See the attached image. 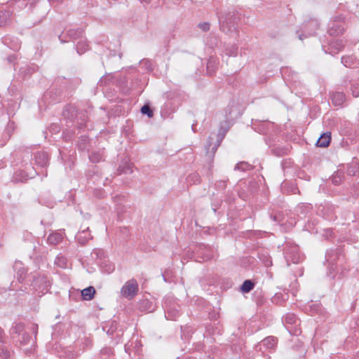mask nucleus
Wrapping results in <instances>:
<instances>
[{"label":"nucleus","mask_w":359,"mask_h":359,"mask_svg":"<svg viewBox=\"0 0 359 359\" xmlns=\"http://www.w3.org/2000/svg\"><path fill=\"white\" fill-rule=\"evenodd\" d=\"M252 168V165H250L248 163L242 161V162L238 163L236 165L234 170H241V171H246V170H250Z\"/></svg>","instance_id":"obj_39"},{"label":"nucleus","mask_w":359,"mask_h":359,"mask_svg":"<svg viewBox=\"0 0 359 359\" xmlns=\"http://www.w3.org/2000/svg\"><path fill=\"white\" fill-rule=\"evenodd\" d=\"M188 181H192L194 183L200 182V176L198 173H192L188 176Z\"/></svg>","instance_id":"obj_48"},{"label":"nucleus","mask_w":359,"mask_h":359,"mask_svg":"<svg viewBox=\"0 0 359 359\" xmlns=\"http://www.w3.org/2000/svg\"><path fill=\"white\" fill-rule=\"evenodd\" d=\"M284 256L289 266L290 263L297 264L303 259L299 246L292 241H286L284 246Z\"/></svg>","instance_id":"obj_3"},{"label":"nucleus","mask_w":359,"mask_h":359,"mask_svg":"<svg viewBox=\"0 0 359 359\" xmlns=\"http://www.w3.org/2000/svg\"><path fill=\"white\" fill-rule=\"evenodd\" d=\"M27 332L25 330V325L22 323H15L11 329V334L15 336L16 337L22 335L23 333Z\"/></svg>","instance_id":"obj_23"},{"label":"nucleus","mask_w":359,"mask_h":359,"mask_svg":"<svg viewBox=\"0 0 359 359\" xmlns=\"http://www.w3.org/2000/svg\"><path fill=\"white\" fill-rule=\"evenodd\" d=\"M55 264L60 268H66L67 265V259L62 255H58L55 258Z\"/></svg>","instance_id":"obj_37"},{"label":"nucleus","mask_w":359,"mask_h":359,"mask_svg":"<svg viewBox=\"0 0 359 359\" xmlns=\"http://www.w3.org/2000/svg\"><path fill=\"white\" fill-rule=\"evenodd\" d=\"M270 218L273 221V222H280L281 220H282V216L279 213H271L270 215Z\"/></svg>","instance_id":"obj_53"},{"label":"nucleus","mask_w":359,"mask_h":359,"mask_svg":"<svg viewBox=\"0 0 359 359\" xmlns=\"http://www.w3.org/2000/svg\"><path fill=\"white\" fill-rule=\"evenodd\" d=\"M9 16V11H0V27H3L7 23Z\"/></svg>","instance_id":"obj_43"},{"label":"nucleus","mask_w":359,"mask_h":359,"mask_svg":"<svg viewBox=\"0 0 359 359\" xmlns=\"http://www.w3.org/2000/svg\"><path fill=\"white\" fill-rule=\"evenodd\" d=\"M310 208V206L309 205H302L299 207V208Z\"/></svg>","instance_id":"obj_63"},{"label":"nucleus","mask_w":359,"mask_h":359,"mask_svg":"<svg viewBox=\"0 0 359 359\" xmlns=\"http://www.w3.org/2000/svg\"><path fill=\"white\" fill-rule=\"evenodd\" d=\"M28 173L25 170L16 171L12 178V180L15 182H22L27 180Z\"/></svg>","instance_id":"obj_28"},{"label":"nucleus","mask_w":359,"mask_h":359,"mask_svg":"<svg viewBox=\"0 0 359 359\" xmlns=\"http://www.w3.org/2000/svg\"><path fill=\"white\" fill-rule=\"evenodd\" d=\"M350 90L353 97H359V81H349Z\"/></svg>","instance_id":"obj_35"},{"label":"nucleus","mask_w":359,"mask_h":359,"mask_svg":"<svg viewBox=\"0 0 359 359\" xmlns=\"http://www.w3.org/2000/svg\"><path fill=\"white\" fill-rule=\"evenodd\" d=\"M336 20H333L329 24L327 32L330 36H337L343 34L344 26L341 21V17H336Z\"/></svg>","instance_id":"obj_11"},{"label":"nucleus","mask_w":359,"mask_h":359,"mask_svg":"<svg viewBox=\"0 0 359 359\" xmlns=\"http://www.w3.org/2000/svg\"><path fill=\"white\" fill-rule=\"evenodd\" d=\"M76 116V127L79 129H82L85 126L88 120V115L86 111H81L76 112L75 108L72 107H67L65 110L63 111V116L65 118L70 119Z\"/></svg>","instance_id":"obj_4"},{"label":"nucleus","mask_w":359,"mask_h":359,"mask_svg":"<svg viewBox=\"0 0 359 359\" xmlns=\"http://www.w3.org/2000/svg\"><path fill=\"white\" fill-rule=\"evenodd\" d=\"M76 49L79 55L84 53L88 49V44L86 40L81 38L80 41L77 42Z\"/></svg>","instance_id":"obj_32"},{"label":"nucleus","mask_w":359,"mask_h":359,"mask_svg":"<svg viewBox=\"0 0 359 359\" xmlns=\"http://www.w3.org/2000/svg\"><path fill=\"white\" fill-rule=\"evenodd\" d=\"M344 178V173L342 170H338L334 172V174L331 177L332 183L338 186Z\"/></svg>","instance_id":"obj_31"},{"label":"nucleus","mask_w":359,"mask_h":359,"mask_svg":"<svg viewBox=\"0 0 359 359\" xmlns=\"http://www.w3.org/2000/svg\"><path fill=\"white\" fill-rule=\"evenodd\" d=\"M106 83H107L106 79H104V78H103V77H102V78L100 79L99 82H98V84H99L100 86H104V85H106Z\"/></svg>","instance_id":"obj_59"},{"label":"nucleus","mask_w":359,"mask_h":359,"mask_svg":"<svg viewBox=\"0 0 359 359\" xmlns=\"http://www.w3.org/2000/svg\"><path fill=\"white\" fill-rule=\"evenodd\" d=\"M255 283L252 280H245L241 286V290L243 293H248L253 290Z\"/></svg>","instance_id":"obj_33"},{"label":"nucleus","mask_w":359,"mask_h":359,"mask_svg":"<svg viewBox=\"0 0 359 359\" xmlns=\"http://www.w3.org/2000/svg\"><path fill=\"white\" fill-rule=\"evenodd\" d=\"M89 159L93 163H100V161H104V151L100 150V151H93L89 155Z\"/></svg>","instance_id":"obj_27"},{"label":"nucleus","mask_w":359,"mask_h":359,"mask_svg":"<svg viewBox=\"0 0 359 359\" xmlns=\"http://www.w3.org/2000/svg\"><path fill=\"white\" fill-rule=\"evenodd\" d=\"M67 355L69 358L74 359V358H77L79 355V353L73 351H68L67 352Z\"/></svg>","instance_id":"obj_56"},{"label":"nucleus","mask_w":359,"mask_h":359,"mask_svg":"<svg viewBox=\"0 0 359 359\" xmlns=\"http://www.w3.org/2000/svg\"><path fill=\"white\" fill-rule=\"evenodd\" d=\"M118 175L124 174H130L133 172V170L131 166L129 164H124L123 165H120L117 170Z\"/></svg>","instance_id":"obj_42"},{"label":"nucleus","mask_w":359,"mask_h":359,"mask_svg":"<svg viewBox=\"0 0 359 359\" xmlns=\"http://www.w3.org/2000/svg\"><path fill=\"white\" fill-rule=\"evenodd\" d=\"M62 94V89H55L54 86H52L51 88L46 91L43 95V97L45 100H51L50 102H59L61 100Z\"/></svg>","instance_id":"obj_13"},{"label":"nucleus","mask_w":359,"mask_h":359,"mask_svg":"<svg viewBox=\"0 0 359 359\" xmlns=\"http://www.w3.org/2000/svg\"><path fill=\"white\" fill-rule=\"evenodd\" d=\"M272 152L275 155L280 156L286 154V149H285L278 148V147H275V148L272 149Z\"/></svg>","instance_id":"obj_49"},{"label":"nucleus","mask_w":359,"mask_h":359,"mask_svg":"<svg viewBox=\"0 0 359 359\" xmlns=\"http://www.w3.org/2000/svg\"><path fill=\"white\" fill-rule=\"evenodd\" d=\"M36 0H19L18 1H17V6L19 7V8H21V7H27V6H29V8L30 9H32L34 5L36 4Z\"/></svg>","instance_id":"obj_36"},{"label":"nucleus","mask_w":359,"mask_h":359,"mask_svg":"<svg viewBox=\"0 0 359 359\" xmlns=\"http://www.w3.org/2000/svg\"><path fill=\"white\" fill-rule=\"evenodd\" d=\"M88 227L86 230H83L81 231L78 232L76 235V239L81 245H85L88 240L92 238L90 233L88 232Z\"/></svg>","instance_id":"obj_26"},{"label":"nucleus","mask_w":359,"mask_h":359,"mask_svg":"<svg viewBox=\"0 0 359 359\" xmlns=\"http://www.w3.org/2000/svg\"><path fill=\"white\" fill-rule=\"evenodd\" d=\"M277 341L276 337L272 336L267 337L259 343V349H262V346L265 347L266 349H273L277 344Z\"/></svg>","instance_id":"obj_19"},{"label":"nucleus","mask_w":359,"mask_h":359,"mask_svg":"<svg viewBox=\"0 0 359 359\" xmlns=\"http://www.w3.org/2000/svg\"><path fill=\"white\" fill-rule=\"evenodd\" d=\"M344 47V44L343 41L339 39H332L327 46H323V48L325 52L331 55L338 53L339 51L343 50Z\"/></svg>","instance_id":"obj_10"},{"label":"nucleus","mask_w":359,"mask_h":359,"mask_svg":"<svg viewBox=\"0 0 359 359\" xmlns=\"http://www.w3.org/2000/svg\"><path fill=\"white\" fill-rule=\"evenodd\" d=\"M265 142H266V144H268L269 147L272 146V142L269 139H266Z\"/></svg>","instance_id":"obj_61"},{"label":"nucleus","mask_w":359,"mask_h":359,"mask_svg":"<svg viewBox=\"0 0 359 359\" xmlns=\"http://www.w3.org/2000/svg\"><path fill=\"white\" fill-rule=\"evenodd\" d=\"M48 154L43 151H37L34 154L35 164L39 167H45L48 163Z\"/></svg>","instance_id":"obj_15"},{"label":"nucleus","mask_w":359,"mask_h":359,"mask_svg":"<svg viewBox=\"0 0 359 359\" xmlns=\"http://www.w3.org/2000/svg\"><path fill=\"white\" fill-rule=\"evenodd\" d=\"M341 63L348 68L359 67V57L354 55L343 56L341 59Z\"/></svg>","instance_id":"obj_14"},{"label":"nucleus","mask_w":359,"mask_h":359,"mask_svg":"<svg viewBox=\"0 0 359 359\" xmlns=\"http://www.w3.org/2000/svg\"><path fill=\"white\" fill-rule=\"evenodd\" d=\"M345 257L343 249L337 247L334 249H330L325 255V261L329 265L328 276L334 278L335 273L343 266Z\"/></svg>","instance_id":"obj_2"},{"label":"nucleus","mask_w":359,"mask_h":359,"mask_svg":"<svg viewBox=\"0 0 359 359\" xmlns=\"http://www.w3.org/2000/svg\"><path fill=\"white\" fill-rule=\"evenodd\" d=\"M88 142V138L86 135H81L79 137L78 142V148L81 151L86 150L87 149V144Z\"/></svg>","instance_id":"obj_38"},{"label":"nucleus","mask_w":359,"mask_h":359,"mask_svg":"<svg viewBox=\"0 0 359 359\" xmlns=\"http://www.w3.org/2000/svg\"><path fill=\"white\" fill-rule=\"evenodd\" d=\"M11 352L6 348L0 347V359H9Z\"/></svg>","instance_id":"obj_46"},{"label":"nucleus","mask_w":359,"mask_h":359,"mask_svg":"<svg viewBox=\"0 0 359 359\" xmlns=\"http://www.w3.org/2000/svg\"><path fill=\"white\" fill-rule=\"evenodd\" d=\"M14 130V123L13 122H8L4 133L1 135V138H0V145L4 146L6 141H8L13 132Z\"/></svg>","instance_id":"obj_18"},{"label":"nucleus","mask_w":359,"mask_h":359,"mask_svg":"<svg viewBox=\"0 0 359 359\" xmlns=\"http://www.w3.org/2000/svg\"><path fill=\"white\" fill-rule=\"evenodd\" d=\"M198 27L199 29H201L203 32H208L210 29V25L209 22H200L198 25Z\"/></svg>","instance_id":"obj_52"},{"label":"nucleus","mask_w":359,"mask_h":359,"mask_svg":"<svg viewBox=\"0 0 359 359\" xmlns=\"http://www.w3.org/2000/svg\"><path fill=\"white\" fill-rule=\"evenodd\" d=\"M219 22L220 25V29L224 32H228L231 31V28H235V25L241 19V13L234 6L229 7L226 10H224L219 13H217Z\"/></svg>","instance_id":"obj_1"},{"label":"nucleus","mask_w":359,"mask_h":359,"mask_svg":"<svg viewBox=\"0 0 359 359\" xmlns=\"http://www.w3.org/2000/svg\"><path fill=\"white\" fill-rule=\"evenodd\" d=\"M319 27L318 22L316 20H311L304 27V32H306L307 29H310V31L306 34L302 33L299 35V39L303 40L304 39L312 36L314 34L316 29Z\"/></svg>","instance_id":"obj_12"},{"label":"nucleus","mask_w":359,"mask_h":359,"mask_svg":"<svg viewBox=\"0 0 359 359\" xmlns=\"http://www.w3.org/2000/svg\"><path fill=\"white\" fill-rule=\"evenodd\" d=\"M229 129V126L228 122L224 121L223 123H221L219 128V131H220L222 133L224 132V133L226 134Z\"/></svg>","instance_id":"obj_51"},{"label":"nucleus","mask_w":359,"mask_h":359,"mask_svg":"<svg viewBox=\"0 0 359 359\" xmlns=\"http://www.w3.org/2000/svg\"><path fill=\"white\" fill-rule=\"evenodd\" d=\"M283 322L290 334L297 336L301 334L300 320L295 314L292 313H287L283 317Z\"/></svg>","instance_id":"obj_5"},{"label":"nucleus","mask_w":359,"mask_h":359,"mask_svg":"<svg viewBox=\"0 0 359 359\" xmlns=\"http://www.w3.org/2000/svg\"><path fill=\"white\" fill-rule=\"evenodd\" d=\"M50 3L53 4V3H55L57 4H62L64 0H48Z\"/></svg>","instance_id":"obj_60"},{"label":"nucleus","mask_w":359,"mask_h":359,"mask_svg":"<svg viewBox=\"0 0 359 359\" xmlns=\"http://www.w3.org/2000/svg\"><path fill=\"white\" fill-rule=\"evenodd\" d=\"M63 240V236L61 233L53 232L50 233L47 238V242L52 245H56L61 243Z\"/></svg>","instance_id":"obj_24"},{"label":"nucleus","mask_w":359,"mask_h":359,"mask_svg":"<svg viewBox=\"0 0 359 359\" xmlns=\"http://www.w3.org/2000/svg\"><path fill=\"white\" fill-rule=\"evenodd\" d=\"M216 188L219 190H224L226 187V181L219 180L215 184Z\"/></svg>","instance_id":"obj_50"},{"label":"nucleus","mask_w":359,"mask_h":359,"mask_svg":"<svg viewBox=\"0 0 359 359\" xmlns=\"http://www.w3.org/2000/svg\"><path fill=\"white\" fill-rule=\"evenodd\" d=\"M83 344V348L84 349L86 347L91 346L92 341L89 338H84Z\"/></svg>","instance_id":"obj_57"},{"label":"nucleus","mask_w":359,"mask_h":359,"mask_svg":"<svg viewBox=\"0 0 359 359\" xmlns=\"http://www.w3.org/2000/svg\"><path fill=\"white\" fill-rule=\"evenodd\" d=\"M142 4H148L151 2V0H139Z\"/></svg>","instance_id":"obj_62"},{"label":"nucleus","mask_w":359,"mask_h":359,"mask_svg":"<svg viewBox=\"0 0 359 359\" xmlns=\"http://www.w3.org/2000/svg\"><path fill=\"white\" fill-rule=\"evenodd\" d=\"M113 354V349L111 347H104L100 351V359H109Z\"/></svg>","instance_id":"obj_40"},{"label":"nucleus","mask_w":359,"mask_h":359,"mask_svg":"<svg viewBox=\"0 0 359 359\" xmlns=\"http://www.w3.org/2000/svg\"><path fill=\"white\" fill-rule=\"evenodd\" d=\"M59 39H60V40L61 43H65V42H66V41H65V40H64L63 39H62L61 36H59Z\"/></svg>","instance_id":"obj_64"},{"label":"nucleus","mask_w":359,"mask_h":359,"mask_svg":"<svg viewBox=\"0 0 359 359\" xmlns=\"http://www.w3.org/2000/svg\"><path fill=\"white\" fill-rule=\"evenodd\" d=\"M226 134L224 133V132H220L218 130L217 134L216 135V140L213 142V137L210 136L208 137L207 144L205 145L206 154L209 159L212 160L215 156V152L217 150V148L221 144L222 140L225 137Z\"/></svg>","instance_id":"obj_6"},{"label":"nucleus","mask_w":359,"mask_h":359,"mask_svg":"<svg viewBox=\"0 0 359 359\" xmlns=\"http://www.w3.org/2000/svg\"><path fill=\"white\" fill-rule=\"evenodd\" d=\"M140 65L142 68H144L147 71L152 70V65L151 60L148 59H143L140 61Z\"/></svg>","instance_id":"obj_45"},{"label":"nucleus","mask_w":359,"mask_h":359,"mask_svg":"<svg viewBox=\"0 0 359 359\" xmlns=\"http://www.w3.org/2000/svg\"><path fill=\"white\" fill-rule=\"evenodd\" d=\"M139 285L135 278L126 281L121 289V295L129 300L133 299L138 293Z\"/></svg>","instance_id":"obj_7"},{"label":"nucleus","mask_w":359,"mask_h":359,"mask_svg":"<svg viewBox=\"0 0 359 359\" xmlns=\"http://www.w3.org/2000/svg\"><path fill=\"white\" fill-rule=\"evenodd\" d=\"M252 128L260 134L266 135L274 130V123L268 121L252 120Z\"/></svg>","instance_id":"obj_9"},{"label":"nucleus","mask_w":359,"mask_h":359,"mask_svg":"<svg viewBox=\"0 0 359 359\" xmlns=\"http://www.w3.org/2000/svg\"><path fill=\"white\" fill-rule=\"evenodd\" d=\"M332 104L336 107H341L345 100V94L343 92H333L330 94Z\"/></svg>","instance_id":"obj_20"},{"label":"nucleus","mask_w":359,"mask_h":359,"mask_svg":"<svg viewBox=\"0 0 359 359\" xmlns=\"http://www.w3.org/2000/svg\"><path fill=\"white\" fill-rule=\"evenodd\" d=\"M334 206L331 203H325L321 210L323 214L327 219H333L335 218Z\"/></svg>","instance_id":"obj_21"},{"label":"nucleus","mask_w":359,"mask_h":359,"mask_svg":"<svg viewBox=\"0 0 359 359\" xmlns=\"http://www.w3.org/2000/svg\"><path fill=\"white\" fill-rule=\"evenodd\" d=\"M331 141V133L326 132L322 134L316 142V146L318 147H327Z\"/></svg>","instance_id":"obj_22"},{"label":"nucleus","mask_w":359,"mask_h":359,"mask_svg":"<svg viewBox=\"0 0 359 359\" xmlns=\"http://www.w3.org/2000/svg\"><path fill=\"white\" fill-rule=\"evenodd\" d=\"M13 339L15 341L16 346L24 348L25 353H30L35 344V339H32L27 332L18 337L13 336Z\"/></svg>","instance_id":"obj_8"},{"label":"nucleus","mask_w":359,"mask_h":359,"mask_svg":"<svg viewBox=\"0 0 359 359\" xmlns=\"http://www.w3.org/2000/svg\"><path fill=\"white\" fill-rule=\"evenodd\" d=\"M155 305L148 299H142L138 302L137 308L141 311L153 312L155 310Z\"/></svg>","instance_id":"obj_16"},{"label":"nucleus","mask_w":359,"mask_h":359,"mask_svg":"<svg viewBox=\"0 0 359 359\" xmlns=\"http://www.w3.org/2000/svg\"><path fill=\"white\" fill-rule=\"evenodd\" d=\"M31 330L32 331L33 334H34V339L36 340V334L38 333V325L37 324H32L31 327Z\"/></svg>","instance_id":"obj_58"},{"label":"nucleus","mask_w":359,"mask_h":359,"mask_svg":"<svg viewBox=\"0 0 359 359\" xmlns=\"http://www.w3.org/2000/svg\"><path fill=\"white\" fill-rule=\"evenodd\" d=\"M83 30L81 28L71 29L67 31L68 36L73 40L81 39L83 36Z\"/></svg>","instance_id":"obj_30"},{"label":"nucleus","mask_w":359,"mask_h":359,"mask_svg":"<svg viewBox=\"0 0 359 359\" xmlns=\"http://www.w3.org/2000/svg\"><path fill=\"white\" fill-rule=\"evenodd\" d=\"M140 347L141 345L140 342L137 340H136L135 342H131L130 344H126L125 345V351L130 355L132 351V348L134 349L135 353H139L140 351Z\"/></svg>","instance_id":"obj_34"},{"label":"nucleus","mask_w":359,"mask_h":359,"mask_svg":"<svg viewBox=\"0 0 359 359\" xmlns=\"http://www.w3.org/2000/svg\"><path fill=\"white\" fill-rule=\"evenodd\" d=\"M309 308L312 313H318L320 309V306L318 304H311L309 305Z\"/></svg>","instance_id":"obj_54"},{"label":"nucleus","mask_w":359,"mask_h":359,"mask_svg":"<svg viewBox=\"0 0 359 359\" xmlns=\"http://www.w3.org/2000/svg\"><path fill=\"white\" fill-rule=\"evenodd\" d=\"M95 294L94 287L89 286L81 291V295L84 300H91L93 299Z\"/></svg>","instance_id":"obj_29"},{"label":"nucleus","mask_w":359,"mask_h":359,"mask_svg":"<svg viewBox=\"0 0 359 359\" xmlns=\"http://www.w3.org/2000/svg\"><path fill=\"white\" fill-rule=\"evenodd\" d=\"M217 60L215 57H210L207 62V73L210 76L214 75L217 69Z\"/></svg>","instance_id":"obj_25"},{"label":"nucleus","mask_w":359,"mask_h":359,"mask_svg":"<svg viewBox=\"0 0 359 359\" xmlns=\"http://www.w3.org/2000/svg\"><path fill=\"white\" fill-rule=\"evenodd\" d=\"M226 54L229 56H236L238 51V48L236 46H231L229 48H226Z\"/></svg>","instance_id":"obj_47"},{"label":"nucleus","mask_w":359,"mask_h":359,"mask_svg":"<svg viewBox=\"0 0 359 359\" xmlns=\"http://www.w3.org/2000/svg\"><path fill=\"white\" fill-rule=\"evenodd\" d=\"M60 127L55 123L51 124L50 126V131L52 133H57L60 132Z\"/></svg>","instance_id":"obj_55"},{"label":"nucleus","mask_w":359,"mask_h":359,"mask_svg":"<svg viewBox=\"0 0 359 359\" xmlns=\"http://www.w3.org/2000/svg\"><path fill=\"white\" fill-rule=\"evenodd\" d=\"M13 269L16 272L17 278L19 282H22L27 273V269L24 267L23 264L20 261L15 262Z\"/></svg>","instance_id":"obj_17"},{"label":"nucleus","mask_w":359,"mask_h":359,"mask_svg":"<svg viewBox=\"0 0 359 359\" xmlns=\"http://www.w3.org/2000/svg\"><path fill=\"white\" fill-rule=\"evenodd\" d=\"M142 114L147 115L149 118L154 116V111L149 104H144L140 109Z\"/></svg>","instance_id":"obj_44"},{"label":"nucleus","mask_w":359,"mask_h":359,"mask_svg":"<svg viewBox=\"0 0 359 359\" xmlns=\"http://www.w3.org/2000/svg\"><path fill=\"white\" fill-rule=\"evenodd\" d=\"M359 170V167L356 163H352L348 165L347 173L348 175L355 176Z\"/></svg>","instance_id":"obj_41"}]
</instances>
